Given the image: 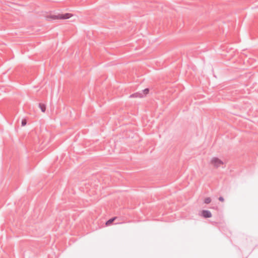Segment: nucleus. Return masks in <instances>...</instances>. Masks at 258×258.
<instances>
[{
    "label": "nucleus",
    "instance_id": "nucleus-1",
    "mask_svg": "<svg viewBox=\"0 0 258 258\" xmlns=\"http://www.w3.org/2000/svg\"><path fill=\"white\" fill-rule=\"evenodd\" d=\"M73 17V15L71 13H49L47 14L45 16V20L47 21H51L59 20H67Z\"/></svg>",
    "mask_w": 258,
    "mask_h": 258
},
{
    "label": "nucleus",
    "instance_id": "nucleus-6",
    "mask_svg": "<svg viewBox=\"0 0 258 258\" xmlns=\"http://www.w3.org/2000/svg\"><path fill=\"white\" fill-rule=\"evenodd\" d=\"M211 200L210 198H207L205 199L204 202L206 204H209L211 202Z\"/></svg>",
    "mask_w": 258,
    "mask_h": 258
},
{
    "label": "nucleus",
    "instance_id": "nucleus-8",
    "mask_svg": "<svg viewBox=\"0 0 258 258\" xmlns=\"http://www.w3.org/2000/svg\"><path fill=\"white\" fill-rule=\"evenodd\" d=\"M26 124V120L24 119L22 121V126H24Z\"/></svg>",
    "mask_w": 258,
    "mask_h": 258
},
{
    "label": "nucleus",
    "instance_id": "nucleus-3",
    "mask_svg": "<svg viewBox=\"0 0 258 258\" xmlns=\"http://www.w3.org/2000/svg\"><path fill=\"white\" fill-rule=\"evenodd\" d=\"M201 215L204 218H210L212 217L211 213L208 210H203L201 212Z\"/></svg>",
    "mask_w": 258,
    "mask_h": 258
},
{
    "label": "nucleus",
    "instance_id": "nucleus-7",
    "mask_svg": "<svg viewBox=\"0 0 258 258\" xmlns=\"http://www.w3.org/2000/svg\"><path fill=\"white\" fill-rule=\"evenodd\" d=\"M143 92L145 95H147L149 93V89L148 88H146L143 91Z\"/></svg>",
    "mask_w": 258,
    "mask_h": 258
},
{
    "label": "nucleus",
    "instance_id": "nucleus-4",
    "mask_svg": "<svg viewBox=\"0 0 258 258\" xmlns=\"http://www.w3.org/2000/svg\"><path fill=\"white\" fill-rule=\"evenodd\" d=\"M116 218H117L116 217H114L112 218L109 219L108 221H107L105 223L106 226H110L112 224V223L115 220V219Z\"/></svg>",
    "mask_w": 258,
    "mask_h": 258
},
{
    "label": "nucleus",
    "instance_id": "nucleus-2",
    "mask_svg": "<svg viewBox=\"0 0 258 258\" xmlns=\"http://www.w3.org/2000/svg\"><path fill=\"white\" fill-rule=\"evenodd\" d=\"M210 164L215 168L222 167L224 165V162L216 157H212L210 160Z\"/></svg>",
    "mask_w": 258,
    "mask_h": 258
},
{
    "label": "nucleus",
    "instance_id": "nucleus-5",
    "mask_svg": "<svg viewBox=\"0 0 258 258\" xmlns=\"http://www.w3.org/2000/svg\"><path fill=\"white\" fill-rule=\"evenodd\" d=\"M39 107L42 111V112H44L46 110V106L44 104L40 103L39 104Z\"/></svg>",
    "mask_w": 258,
    "mask_h": 258
},
{
    "label": "nucleus",
    "instance_id": "nucleus-9",
    "mask_svg": "<svg viewBox=\"0 0 258 258\" xmlns=\"http://www.w3.org/2000/svg\"><path fill=\"white\" fill-rule=\"evenodd\" d=\"M219 200L220 201H221V202H223V201H224V199H223V198H222V197H220V198H219Z\"/></svg>",
    "mask_w": 258,
    "mask_h": 258
}]
</instances>
